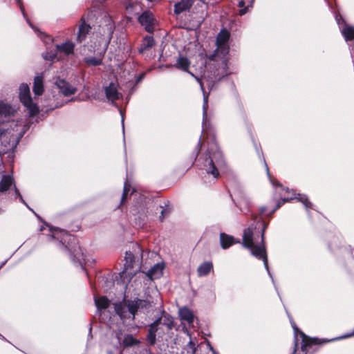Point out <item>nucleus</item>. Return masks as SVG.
Instances as JSON below:
<instances>
[{"label":"nucleus","mask_w":354,"mask_h":354,"mask_svg":"<svg viewBox=\"0 0 354 354\" xmlns=\"http://www.w3.org/2000/svg\"><path fill=\"white\" fill-rule=\"evenodd\" d=\"M266 226L263 223L257 222L245 228L243 231L242 245L249 249L252 255L262 259L268 274L272 277L268 269V257L264 243V232Z\"/></svg>","instance_id":"1"},{"label":"nucleus","mask_w":354,"mask_h":354,"mask_svg":"<svg viewBox=\"0 0 354 354\" xmlns=\"http://www.w3.org/2000/svg\"><path fill=\"white\" fill-rule=\"evenodd\" d=\"M225 167V161L221 151L215 146L208 150L203 158L202 169L215 179L219 176L220 171Z\"/></svg>","instance_id":"2"},{"label":"nucleus","mask_w":354,"mask_h":354,"mask_svg":"<svg viewBox=\"0 0 354 354\" xmlns=\"http://www.w3.org/2000/svg\"><path fill=\"white\" fill-rule=\"evenodd\" d=\"M150 306L149 302L138 299L133 301L128 300L123 304L115 303L114 304V308L116 314L120 316L122 320L124 321L126 319L133 320L138 309L147 308Z\"/></svg>","instance_id":"3"},{"label":"nucleus","mask_w":354,"mask_h":354,"mask_svg":"<svg viewBox=\"0 0 354 354\" xmlns=\"http://www.w3.org/2000/svg\"><path fill=\"white\" fill-rule=\"evenodd\" d=\"M122 330L120 328L116 330H113L111 333V341L109 344L110 347L108 348L109 354H122V347L124 346H132L138 344L140 342L135 339L131 335H126L123 340Z\"/></svg>","instance_id":"4"},{"label":"nucleus","mask_w":354,"mask_h":354,"mask_svg":"<svg viewBox=\"0 0 354 354\" xmlns=\"http://www.w3.org/2000/svg\"><path fill=\"white\" fill-rule=\"evenodd\" d=\"M230 36V32L227 30L223 29L221 30L216 37L217 48L216 50V53L217 56H222V64L224 65V66H227V55H228L230 49L228 44Z\"/></svg>","instance_id":"5"},{"label":"nucleus","mask_w":354,"mask_h":354,"mask_svg":"<svg viewBox=\"0 0 354 354\" xmlns=\"http://www.w3.org/2000/svg\"><path fill=\"white\" fill-rule=\"evenodd\" d=\"M19 98L21 103L29 111L30 115L34 116L39 112L37 105L32 102L30 88L27 84H21L19 86Z\"/></svg>","instance_id":"6"},{"label":"nucleus","mask_w":354,"mask_h":354,"mask_svg":"<svg viewBox=\"0 0 354 354\" xmlns=\"http://www.w3.org/2000/svg\"><path fill=\"white\" fill-rule=\"evenodd\" d=\"M50 230L51 232V238L59 241L60 244L64 246V248L68 249V246L65 245V244L71 242L74 239V237L66 230L57 227L50 228Z\"/></svg>","instance_id":"7"},{"label":"nucleus","mask_w":354,"mask_h":354,"mask_svg":"<svg viewBox=\"0 0 354 354\" xmlns=\"http://www.w3.org/2000/svg\"><path fill=\"white\" fill-rule=\"evenodd\" d=\"M104 93L109 101L114 102L122 97V93L118 91L117 84L113 82L104 87Z\"/></svg>","instance_id":"8"},{"label":"nucleus","mask_w":354,"mask_h":354,"mask_svg":"<svg viewBox=\"0 0 354 354\" xmlns=\"http://www.w3.org/2000/svg\"><path fill=\"white\" fill-rule=\"evenodd\" d=\"M154 324L159 328L164 330L163 327L167 330H170L174 327V319L169 314H163L161 317L157 319Z\"/></svg>","instance_id":"9"},{"label":"nucleus","mask_w":354,"mask_h":354,"mask_svg":"<svg viewBox=\"0 0 354 354\" xmlns=\"http://www.w3.org/2000/svg\"><path fill=\"white\" fill-rule=\"evenodd\" d=\"M138 21L147 32H152L153 31L154 19L151 13L148 12L142 13L139 17Z\"/></svg>","instance_id":"10"},{"label":"nucleus","mask_w":354,"mask_h":354,"mask_svg":"<svg viewBox=\"0 0 354 354\" xmlns=\"http://www.w3.org/2000/svg\"><path fill=\"white\" fill-rule=\"evenodd\" d=\"M55 85L59 89V91L63 93L65 96H68L74 94L76 92V88L72 87L67 82L64 80L57 78L55 81Z\"/></svg>","instance_id":"11"},{"label":"nucleus","mask_w":354,"mask_h":354,"mask_svg":"<svg viewBox=\"0 0 354 354\" xmlns=\"http://www.w3.org/2000/svg\"><path fill=\"white\" fill-rule=\"evenodd\" d=\"M56 48L66 55H71L74 53L75 44L70 40H67L64 43L57 44Z\"/></svg>","instance_id":"12"},{"label":"nucleus","mask_w":354,"mask_h":354,"mask_svg":"<svg viewBox=\"0 0 354 354\" xmlns=\"http://www.w3.org/2000/svg\"><path fill=\"white\" fill-rule=\"evenodd\" d=\"M194 3V0H181L174 4V13L179 15L191 8Z\"/></svg>","instance_id":"13"},{"label":"nucleus","mask_w":354,"mask_h":354,"mask_svg":"<svg viewBox=\"0 0 354 354\" xmlns=\"http://www.w3.org/2000/svg\"><path fill=\"white\" fill-rule=\"evenodd\" d=\"M14 111L11 106L0 102V123L4 122L7 118L13 114Z\"/></svg>","instance_id":"14"},{"label":"nucleus","mask_w":354,"mask_h":354,"mask_svg":"<svg viewBox=\"0 0 354 354\" xmlns=\"http://www.w3.org/2000/svg\"><path fill=\"white\" fill-rule=\"evenodd\" d=\"M220 243L223 249H227L235 243H240L239 239L236 240L232 236L225 233L220 234Z\"/></svg>","instance_id":"15"},{"label":"nucleus","mask_w":354,"mask_h":354,"mask_svg":"<svg viewBox=\"0 0 354 354\" xmlns=\"http://www.w3.org/2000/svg\"><path fill=\"white\" fill-rule=\"evenodd\" d=\"M95 304L97 310V312L101 316V312L102 310L107 308L110 304V301L104 296L94 298Z\"/></svg>","instance_id":"16"},{"label":"nucleus","mask_w":354,"mask_h":354,"mask_svg":"<svg viewBox=\"0 0 354 354\" xmlns=\"http://www.w3.org/2000/svg\"><path fill=\"white\" fill-rule=\"evenodd\" d=\"M179 316L183 321L187 322L189 325L194 322V315L187 308L183 307L179 309Z\"/></svg>","instance_id":"17"},{"label":"nucleus","mask_w":354,"mask_h":354,"mask_svg":"<svg viewBox=\"0 0 354 354\" xmlns=\"http://www.w3.org/2000/svg\"><path fill=\"white\" fill-rule=\"evenodd\" d=\"M154 39L151 36H147L143 38L140 46L138 48L140 53H143L145 51L151 48L154 45Z\"/></svg>","instance_id":"18"},{"label":"nucleus","mask_w":354,"mask_h":354,"mask_svg":"<svg viewBox=\"0 0 354 354\" xmlns=\"http://www.w3.org/2000/svg\"><path fill=\"white\" fill-rule=\"evenodd\" d=\"M213 269V264L210 261H205L201 263L198 269L197 272L199 277L207 275Z\"/></svg>","instance_id":"19"},{"label":"nucleus","mask_w":354,"mask_h":354,"mask_svg":"<svg viewBox=\"0 0 354 354\" xmlns=\"http://www.w3.org/2000/svg\"><path fill=\"white\" fill-rule=\"evenodd\" d=\"M13 183L14 180L10 175H3L0 181V192H6Z\"/></svg>","instance_id":"20"},{"label":"nucleus","mask_w":354,"mask_h":354,"mask_svg":"<svg viewBox=\"0 0 354 354\" xmlns=\"http://www.w3.org/2000/svg\"><path fill=\"white\" fill-rule=\"evenodd\" d=\"M163 270V263H156L148 271V275L150 278H159L162 276Z\"/></svg>","instance_id":"21"},{"label":"nucleus","mask_w":354,"mask_h":354,"mask_svg":"<svg viewBox=\"0 0 354 354\" xmlns=\"http://www.w3.org/2000/svg\"><path fill=\"white\" fill-rule=\"evenodd\" d=\"M33 92L36 95H41L44 92L43 77L36 76L34 79Z\"/></svg>","instance_id":"22"},{"label":"nucleus","mask_w":354,"mask_h":354,"mask_svg":"<svg viewBox=\"0 0 354 354\" xmlns=\"http://www.w3.org/2000/svg\"><path fill=\"white\" fill-rule=\"evenodd\" d=\"M82 23L79 27V32L77 35V39L79 42H82L84 40L86 35L88 33L91 27L89 25L86 24L83 21V18H82Z\"/></svg>","instance_id":"23"},{"label":"nucleus","mask_w":354,"mask_h":354,"mask_svg":"<svg viewBox=\"0 0 354 354\" xmlns=\"http://www.w3.org/2000/svg\"><path fill=\"white\" fill-rule=\"evenodd\" d=\"M207 109H208V97L204 95L203 97V131L207 130L208 127L207 121Z\"/></svg>","instance_id":"24"},{"label":"nucleus","mask_w":354,"mask_h":354,"mask_svg":"<svg viewBox=\"0 0 354 354\" xmlns=\"http://www.w3.org/2000/svg\"><path fill=\"white\" fill-rule=\"evenodd\" d=\"M158 330L159 328L156 326V324H154L153 323L150 324L149 328V333L147 337V340L150 345L155 344L156 336V333Z\"/></svg>","instance_id":"25"},{"label":"nucleus","mask_w":354,"mask_h":354,"mask_svg":"<svg viewBox=\"0 0 354 354\" xmlns=\"http://www.w3.org/2000/svg\"><path fill=\"white\" fill-rule=\"evenodd\" d=\"M342 34L346 41L354 39V27L345 24L341 30Z\"/></svg>","instance_id":"26"},{"label":"nucleus","mask_w":354,"mask_h":354,"mask_svg":"<svg viewBox=\"0 0 354 354\" xmlns=\"http://www.w3.org/2000/svg\"><path fill=\"white\" fill-rule=\"evenodd\" d=\"M16 2L17 3L21 12H22V15L24 16V17L26 19L27 23L29 24V26L36 32H38V35L41 38L43 39L42 37V35H44V34L42 33V32H40L37 29H36L35 28V26L32 25V24L30 22V21L29 20V19L27 17V15L26 14L25 12V9H24V7L23 6V3H22V0H15Z\"/></svg>","instance_id":"27"},{"label":"nucleus","mask_w":354,"mask_h":354,"mask_svg":"<svg viewBox=\"0 0 354 354\" xmlns=\"http://www.w3.org/2000/svg\"><path fill=\"white\" fill-rule=\"evenodd\" d=\"M189 62L185 57L180 56L178 58L175 66L179 69L187 71L189 66Z\"/></svg>","instance_id":"28"},{"label":"nucleus","mask_w":354,"mask_h":354,"mask_svg":"<svg viewBox=\"0 0 354 354\" xmlns=\"http://www.w3.org/2000/svg\"><path fill=\"white\" fill-rule=\"evenodd\" d=\"M302 344H301V350L304 352H308V348L312 345L317 344L316 339H310L304 335V333H301Z\"/></svg>","instance_id":"29"},{"label":"nucleus","mask_w":354,"mask_h":354,"mask_svg":"<svg viewBox=\"0 0 354 354\" xmlns=\"http://www.w3.org/2000/svg\"><path fill=\"white\" fill-rule=\"evenodd\" d=\"M84 60L88 66H96L101 65L102 63L101 58L95 57H86Z\"/></svg>","instance_id":"30"},{"label":"nucleus","mask_w":354,"mask_h":354,"mask_svg":"<svg viewBox=\"0 0 354 354\" xmlns=\"http://www.w3.org/2000/svg\"><path fill=\"white\" fill-rule=\"evenodd\" d=\"M299 197L296 198L299 201L302 203L306 209L311 207V203L308 201L306 195L298 194Z\"/></svg>","instance_id":"31"},{"label":"nucleus","mask_w":354,"mask_h":354,"mask_svg":"<svg viewBox=\"0 0 354 354\" xmlns=\"http://www.w3.org/2000/svg\"><path fill=\"white\" fill-rule=\"evenodd\" d=\"M196 342H195V340L193 339H190L187 344V348L189 349L187 352L190 353V354H194L196 351Z\"/></svg>","instance_id":"32"},{"label":"nucleus","mask_w":354,"mask_h":354,"mask_svg":"<svg viewBox=\"0 0 354 354\" xmlns=\"http://www.w3.org/2000/svg\"><path fill=\"white\" fill-rule=\"evenodd\" d=\"M245 1L243 0H241L239 2V6L240 8H242L240 10H239V15L241 16L245 15L246 12H247V10H248V8L247 7H245Z\"/></svg>","instance_id":"33"},{"label":"nucleus","mask_w":354,"mask_h":354,"mask_svg":"<svg viewBox=\"0 0 354 354\" xmlns=\"http://www.w3.org/2000/svg\"><path fill=\"white\" fill-rule=\"evenodd\" d=\"M134 256L131 252H126L125 254V260L127 263L131 264L133 261Z\"/></svg>","instance_id":"34"},{"label":"nucleus","mask_w":354,"mask_h":354,"mask_svg":"<svg viewBox=\"0 0 354 354\" xmlns=\"http://www.w3.org/2000/svg\"><path fill=\"white\" fill-rule=\"evenodd\" d=\"M43 57L46 60H53L56 57V55L55 53H46Z\"/></svg>","instance_id":"35"},{"label":"nucleus","mask_w":354,"mask_h":354,"mask_svg":"<svg viewBox=\"0 0 354 354\" xmlns=\"http://www.w3.org/2000/svg\"><path fill=\"white\" fill-rule=\"evenodd\" d=\"M248 203H249L248 200L246 198H245V197H243V198L241 199V201H239V205H239V208H240L241 211L243 212V207H242V206H243V205H247V206H248Z\"/></svg>","instance_id":"36"},{"label":"nucleus","mask_w":354,"mask_h":354,"mask_svg":"<svg viewBox=\"0 0 354 354\" xmlns=\"http://www.w3.org/2000/svg\"><path fill=\"white\" fill-rule=\"evenodd\" d=\"M127 187H128L127 183H125L124 186V191H123V194H122V202L124 201L126 198L127 192L129 191V189Z\"/></svg>","instance_id":"37"},{"label":"nucleus","mask_w":354,"mask_h":354,"mask_svg":"<svg viewBox=\"0 0 354 354\" xmlns=\"http://www.w3.org/2000/svg\"><path fill=\"white\" fill-rule=\"evenodd\" d=\"M15 190L16 196L19 198L20 201L25 203V201H24L22 196L19 193V191L17 189L16 186H15Z\"/></svg>","instance_id":"38"},{"label":"nucleus","mask_w":354,"mask_h":354,"mask_svg":"<svg viewBox=\"0 0 354 354\" xmlns=\"http://www.w3.org/2000/svg\"><path fill=\"white\" fill-rule=\"evenodd\" d=\"M292 198H283L282 200V202H278V203L277 204L276 209L280 207L281 205H283L284 203L288 202V201H289L290 200H292Z\"/></svg>","instance_id":"39"},{"label":"nucleus","mask_w":354,"mask_h":354,"mask_svg":"<svg viewBox=\"0 0 354 354\" xmlns=\"http://www.w3.org/2000/svg\"><path fill=\"white\" fill-rule=\"evenodd\" d=\"M7 138L6 132L0 130V139H4Z\"/></svg>","instance_id":"40"},{"label":"nucleus","mask_w":354,"mask_h":354,"mask_svg":"<svg viewBox=\"0 0 354 354\" xmlns=\"http://www.w3.org/2000/svg\"><path fill=\"white\" fill-rule=\"evenodd\" d=\"M290 322H291L292 327L293 328L295 332L296 333L298 330V328H297L295 323L292 320H290Z\"/></svg>","instance_id":"41"},{"label":"nucleus","mask_w":354,"mask_h":354,"mask_svg":"<svg viewBox=\"0 0 354 354\" xmlns=\"http://www.w3.org/2000/svg\"><path fill=\"white\" fill-rule=\"evenodd\" d=\"M336 20L339 25H340V21H342V22H344V19H342V17L341 16L336 17Z\"/></svg>","instance_id":"42"},{"label":"nucleus","mask_w":354,"mask_h":354,"mask_svg":"<svg viewBox=\"0 0 354 354\" xmlns=\"http://www.w3.org/2000/svg\"><path fill=\"white\" fill-rule=\"evenodd\" d=\"M165 212H166L165 209H162V212H161V215L160 216L161 221H162V219L164 218V214H165Z\"/></svg>","instance_id":"43"},{"label":"nucleus","mask_w":354,"mask_h":354,"mask_svg":"<svg viewBox=\"0 0 354 354\" xmlns=\"http://www.w3.org/2000/svg\"><path fill=\"white\" fill-rule=\"evenodd\" d=\"M200 145H201V141L199 140L198 146H197L196 156H198L199 151H200V147H201Z\"/></svg>","instance_id":"44"},{"label":"nucleus","mask_w":354,"mask_h":354,"mask_svg":"<svg viewBox=\"0 0 354 354\" xmlns=\"http://www.w3.org/2000/svg\"><path fill=\"white\" fill-rule=\"evenodd\" d=\"M351 335H352L351 334H347V335H344V336H343V337H339V339H342V338H347V337H351Z\"/></svg>","instance_id":"45"},{"label":"nucleus","mask_w":354,"mask_h":354,"mask_svg":"<svg viewBox=\"0 0 354 354\" xmlns=\"http://www.w3.org/2000/svg\"><path fill=\"white\" fill-rule=\"evenodd\" d=\"M265 210H266V207H261V214H263V213H264V212H265Z\"/></svg>","instance_id":"46"},{"label":"nucleus","mask_w":354,"mask_h":354,"mask_svg":"<svg viewBox=\"0 0 354 354\" xmlns=\"http://www.w3.org/2000/svg\"><path fill=\"white\" fill-rule=\"evenodd\" d=\"M266 170H267L268 175L270 176L269 169H268V165L266 164Z\"/></svg>","instance_id":"47"},{"label":"nucleus","mask_w":354,"mask_h":354,"mask_svg":"<svg viewBox=\"0 0 354 354\" xmlns=\"http://www.w3.org/2000/svg\"><path fill=\"white\" fill-rule=\"evenodd\" d=\"M17 142H18V141H16L15 143H13V144L12 145V147H16Z\"/></svg>","instance_id":"48"},{"label":"nucleus","mask_w":354,"mask_h":354,"mask_svg":"<svg viewBox=\"0 0 354 354\" xmlns=\"http://www.w3.org/2000/svg\"><path fill=\"white\" fill-rule=\"evenodd\" d=\"M122 128H123V130L124 129V118H122Z\"/></svg>","instance_id":"49"},{"label":"nucleus","mask_w":354,"mask_h":354,"mask_svg":"<svg viewBox=\"0 0 354 354\" xmlns=\"http://www.w3.org/2000/svg\"><path fill=\"white\" fill-rule=\"evenodd\" d=\"M253 2H254V0H252L251 2H250V6H252Z\"/></svg>","instance_id":"50"},{"label":"nucleus","mask_w":354,"mask_h":354,"mask_svg":"<svg viewBox=\"0 0 354 354\" xmlns=\"http://www.w3.org/2000/svg\"><path fill=\"white\" fill-rule=\"evenodd\" d=\"M91 330H92V328H91V327H90V328H89V334H91Z\"/></svg>","instance_id":"51"},{"label":"nucleus","mask_w":354,"mask_h":354,"mask_svg":"<svg viewBox=\"0 0 354 354\" xmlns=\"http://www.w3.org/2000/svg\"><path fill=\"white\" fill-rule=\"evenodd\" d=\"M196 80H197L198 82H201L199 79L197 78ZM200 84H201V87H203L202 84L201 83H200Z\"/></svg>","instance_id":"52"}]
</instances>
